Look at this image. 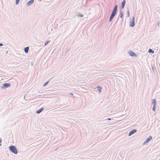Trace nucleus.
Instances as JSON below:
<instances>
[{"instance_id": "nucleus-10", "label": "nucleus", "mask_w": 160, "mask_h": 160, "mask_svg": "<svg viewBox=\"0 0 160 160\" xmlns=\"http://www.w3.org/2000/svg\"><path fill=\"white\" fill-rule=\"evenodd\" d=\"M34 1V0H31L28 2L27 4L28 6H30L32 5Z\"/></svg>"}, {"instance_id": "nucleus-8", "label": "nucleus", "mask_w": 160, "mask_h": 160, "mask_svg": "<svg viewBox=\"0 0 160 160\" xmlns=\"http://www.w3.org/2000/svg\"><path fill=\"white\" fill-rule=\"evenodd\" d=\"M126 3V1L125 0H124L121 3V9H122L124 8L125 5Z\"/></svg>"}, {"instance_id": "nucleus-21", "label": "nucleus", "mask_w": 160, "mask_h": 160, "mask_svg": "<svg viewBox=\"0 0 160 160\" xmlns=\"http://www.w3.org/2000/svg\"><path fill=\"white\" fill-rule=\"evenodd\" d=\"M50 42V41H47L44 44V46H46L48 44V43Z\"/></svg>"}, {"instance_id": "nucleus-9", "label": "nucleus", "mask_w": 160, "mask_h": 160, "mask_svg": "<svg viewBox=\"0 0 160 160\" xmlns=\"http://www.w3.org/2000/svg\"><path fill=\"white\" fill-rule=\"evenodd\" d=\"M44 109V108L43 107L41 108L40 109L38 110H37L36 111V113L37 114H39Z\"/></svg>"}, {"instance_id": "nucleus-18", "label": "nucleus", "mask_w": 160, "mask_h": 160, "mask_svg": "<svg viewBox=\"0 0 160 160\" xmlns=\"http://www.w3.org/2000/svg\"><path fill=\"white\" fill-rule=\"evenodd\" d=\"M49 81H48L46 82L44 84L43 86H46L49 83Z\"/></svg>"}, {"instance_id": "nucleus-24", "label": "nucleus", "mask_w": 160, "mask_h": 160, "mask_svg": "<svg viewBox=\"0 0 160 160\" xmlns=\"http://www.w3.org/2000/svg\"><path fill=\"white\" fill-rule=\"evenodd\" d=\"M3 45V44L2 43H0V47L2 46Z\"/></svg>"}, {"instance_id": "nucleus-5", "label": "nucleus", "mask_w": 160, "mask_h": 160, "mask_svg": "<svg viewBox=\"0 0 160 160\" xmlns=\"http://www.w3.org/2000/svg\"><path fill=\"white\" fill-rule=\"evenodd\" d=\"M152 137L151 136H149V137L146 139L145 141L143 143V144H145L149 142L152 139Z\"/></svg>"}, {"instance_id": "nucleus-12", "label": "nucleus", "mask_w": 160, "mask_h": 160, "mask_svg": "<svg viewBox=\"0 0 160 160\" xmlns=\"http://www.w3.org/2000/svg\"><path fill=\"white\" fill-rule=\"evenodd\" d=\"M152 103L153 105V106H156V99H153L152 100Z\"/></svg>"}, {"instance_id": "nucleus-16", "label": "nucleus", "mask_w": 160, "mask_h": 160, "mask_svg": "<svg viewBox=\"0 0 160 160\" xmlns=\"http://www.w3.org/2000/svg\"><path fill=\"white\" fill-rule=\"evenodd\" d=\"M148 52L149 53H154V51L152 50L151 49H149Z\"/></svg>"}, {"instance_id": "nucleus-14", "label": "nucleus", "mask_w": 160, "mask_h": 160, "mask_svg": "<svg viewBox=\"0 0 160 160\" xmlns=\"http://www.w3.org/2000/svg\"><path fill=\"white\" fill-rule=\"evenodd\" d=\"M97 90L100 92H101L102 90V88L101 87L99 86H97Z\"/></svg>"}, {"instance_id": "nucleus-27", "label": "nucleus", "mask_w": 160, "mask_h": 160, "mask_svg": "<svg viewBox=\"0 0 160 160\" xmlns=\"http://www.w3.org/2000/svg\"><path fill=\"white\" fill-rule=\"evenodd\" d=\"M152 70H153V71H154L153 67H152Z\"/></svg>"}, {"instance_id": "nucleus-6", "label": "nucleus", "mask_w": 160, "mask_h": 160, "mask_svg": "<svg viewBox=\"0 0 160 160\" xmlns=\"http://www.w3.org/2000/svg\"><path fill=\"white\" fill-rule=\"evenodd\" d=\"M137 131V130L136 129H133L131 130L129 132L128 134V136H130L135 133Z\"/></svg>"}, {"instance_id": "nucleus-4", "label": "nucleus", "mask_w": 160, "mask_h": 160, "mask_svg": "<svg viewBox=\"0 0 160 160\" xmlns=\"http://www.w3.org/2000/svg\"><path fill=\"white\" fill-rule=\"evenodd\" d=\"M11 85V84L9 83H6L2 84L1 88L2 89H5L9 87Z\"/></svg>"}, {"instance_id": "nucleus-3", "label": "nucleus", "mask_w": 160, "mask_h": 160, "mask_svg": "<svg viewBox=\"0 0 160 160\" xmlns=\"http://www.w3.org/2000/svg\"><path fill=\"white\" fill-rule=\"evenodd\" d=\"M135 26V18L134 17L132 18V20L129 22V26L133 27Z\"/></svg>"}, {"instance_id": "nucleus-20", "label": "nucleus", "mask_w": 160, "mask_h": 160, "mask_svg": "<svg viewBox=\"0 0 160 160\" xmlns=\"http://www.w3.org/2000/svg\"><path fill=\"white\" fill-rule=\"evenodd\" d=\"M156 106H153V107L152 108V110L153 111L155 112L156 110Z\"/></svg>"}, {"instance_id": "nucleus-1", "label": "nucleus", "mask_w": 160, "mask_h": 160, "mask_svg": "<svg viewBox=\"0 0 160 160\" xmlns=\"http://www.w3.org/2000/svg\"><path fill=\"white\" fill-rule=\"evenodd\" d=\"M9 149L10 151L14 154H16L18 153V151L14 145L10 146L9 147Z\"/></svg>"}, {"instance_id": "nucleus-22", "label": "nucleus", "mask_w": 160, "mask_h": 160, "mask_svg": "<svg viewBox=\"0 0 160 160\" xmlns=\"http://www.w3.org/2000/svg\"><path fill=\"white\" fill-rule=\"evenodd\" d=\"M20 0H16V5L18 4Z\"/></svg>"}, {"instance_id": "nucleus-11", "label": "nucleus", "mask_w": 160, "mask_h": 160, "mask_svg": "<svg viewBox=\"0 0 160 160\" xmlns=\"http://www.w3.org/2000/svg\"><path fill=\"white\" fill-rule=\"evenodd\" d=\"M120 14L119 15V17L120 18H122L123 16V14L122 13V10L120 9L119 10Z\"/></svg>"}, {"instance_id": "nucleus-13", "label": "nucleus", "mask_w": 160, "mask_h": 160, "mask_svg": "<svg viewBox=\"0 0 160 160\" xmlns=\"http://www.w3.org/2000/svg\"><path fill=\"white\" fill-rule=\"evenodd\" d=\"M29 48L28 47L25 48H24V52L25 53H27L28 52Z\"/></svg>"}, {"instance_id": "nucleus-7", "label": "nucleus", "mask_w": 160, "mask_h": 160, "mask_svg": "<svg viewBox=\"0 0 160 160\" xmlns=\"http://www.w3.org/2000/svg\"><path fill=\"white\" fill-rule=\"evenodd\" d=\"M129 55L130 56H132V57H136L137 56V55L136 54V53H134V52H133L131 51H130L129 52Z\"/></svg>"}, {"instance_id": "nucleus-28", "label": "nucleus", "mask_w": 160, "mask_h": 160, "mask_svg": "<svg viewBox=\"0 0 160 160\" xmlns=\"http://www.w3.org/2000/svg\"><path fill=\"white\" fill-rule=\"evenodd\" d=\"M39 1H41L42 0H38Z\"/></svg>"}, {"instance_id": "nucleus-29", "label": "nucleus", "mask_w": 160, "mask_h": 160, "mask_svg": "<svg viewBox=\"0 0 160 160\" xmlns=\"http://www.w3.org/2000/svg\"><path fill=\"white\" fill-rule=\"evenodd\" d=\"M6 53H8V51H7V52H6Z\"/></svg>"}, {"instance_id": "nucleus-26", "label": "nucleus", "mask_w": 160, "mask_h": 160, "mask_svg": "<svg viewBox=\"0 0 160 160\" xmlns=\"http://www.w3.org/2000/svg\"><path fill=\"white\" fill-rule=\"evenodd\" d=\"M31 64L32 66L33 65V63L32 62L31 63Z\"/></svg>"}, {"instance_id": "nucleus-2", "label": "nucleus", "mask_w": 160, "mask_h": 160, "mask_svg": "<svg viewBox=\"0 0 160 160\" xmlns=\"http://www.w3.org/2000/svg\"><path fill=\"white\" fill-rule=\"evenodd\" d=\"M118 6L117 5H116L112 11V13L111 15H113L114 16H115L116 15L118 10Z\"/></svg>"}, {"instance_id": "nucleus-17", "label": "nucleus", "mask_w": 160, "mask_h": 160, "mask_svg": "<svg viewBox=\"0 0 160 160\" xmlns=\"http://www.w3.org/2000/svg\"><path fill=\"white\" fill-rule=\"evenodd\" d=\"M127 16H126V18H128L130 16V13L129 11H128L127 12Z\"/></svg>"}, {"instance_id": "nucleus-15", "label": "nucleus", "mask_w": 160, "mask_h": 160, "mask_svg": "<svg viewBox=\"0 0 160 160\" xmlns=\"http://www.w3.org/2000/svg\"><path fill=\"white\" fill-rule=\"evenodd\" d=\"M114 17H115L114 16L112 15H111L110 17L109 20V21L110 22H111Z\"/></svg>"}, {"instance_id": "nucleus-25", "label": "nucleus", "mask_w": 160, "mask_h": 160, "mask_svg": "<svg viewBox=\"0 0 160 160\" xmlns=\"http://www.w3.org/2000/svg\"><path fill=\"white\" fill-rule=\"evenodd\" d=\"M111 120V118H108L107 119V120Z\"/></svg>"}, {"instance_id": "nucleus-23", "label": "nucleus", "mask_w": 160, "mask_h": 160, "mask_svg": "<svg viewBox=\"0 0 160 160\" xmlns=\"http://www.w3.org/2000/svg\"><path fill=\"white\" fill-rule=\"evenodd\" d=\"M2 142V139L1 138H0V146L2 145V144H1V143Z\"/></svg>"}, {"instance_id": "nucleus-19", "label": "nucleus", "mask_w": 160, "mask_h": 160, "mask_svg": "<svg viewBox=\"0 0 160 160\" xmlns=\"http://www.w3.org/2000/svg\"><path fill=\"white\" fill-rule=\"evenodd\" d=\"M77 16L78 17H80L81 18H82L83 17V15L81 14H78L77 15Z\"/></svg>"}]
</instances>
